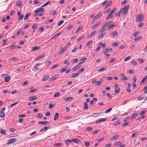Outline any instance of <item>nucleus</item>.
<instances>
[{
	"label": "nucleus",
	"instance_id": "de8ad7c7",
	"mask_svg": "<svg viewBox=\"0 0 147 147\" xmlns=\"http://www.w3.org/2000/svg\"><path fill=\"white\" fill-rule=\"evenodd\" d=\"M55 104H51V103L49 105V109H51L53 108V107H54L55 106Z\"/></svg>",
	"mask_w": 147,
	"mask_h": 147
},
{
	"label": "nucleus",
	"instance_id": "a18cd8bd",
	"mask_svg": "<svg viewBox=\"0 0 147 147\" xmlns=\"http://www.w3.org/2000/svg\"><path fill=\"white\" fill-rule=\"evenodd\" d=\"M59 66V64H55L53 66L51 67V69H55L56 67H58Z\"/></svg>",
	"mask_w": 147,
	"mask_h": 147
},
{
	"label": "nucleus",
	"instance_id": "c03bdc74",
	"mask_svg": "<svg viewBox=\"0 0 147 147\" xmlns=\"http://www.w3.org/2000/svg\"><path fill=\"white\" fill-rule=\"evenodd\" d=\"M26 40H21L20 41L19 44L21 45H23L24 44Z\"/></svg>",
	"mask_w": 147,
	"mask_h": 147
},
{
	"label": "nucleus",
	"instance_id": "ea45409f",
	"mask_svg": "<svg viewBox=\"0 0 147 147\" xmlns=\"http://www.w3.org/2000/svg\"><path fill=\"white\" fill-rule=\"evenodd\" d=\"M55 146H62V144L60 143H55L54 144Z\"/></svg>",
	"mask_w": 147,
	"mask_h": 147
},
{
	"label": "nucleus",
	"instance_id": "7c9ffc66",
	"mask_svg": "<svg viewBox=\"0 0 147 147\" xmlns=\"http://www.w3.org/2000/svg\"><path fill=\"white\" fill-rule=\"evenodd\" d=\"M122 11H117L116 14L115 15V16L119 17L120 16V15L121 13H122Z\"/></svg>",
	"mask_w": 147,
	"mask_h": 147
},
{
	"label": "nucleus",
	"instance_id": "2f4dec72",
	"mask_svg": "<svg viewBox=\"0 0 147 147\" xmlns=\"http://www.w3.org/2000/svg\"><path fill=\"white\" fill-rule=\"evenodd\" d=\"M10 80V77L9 76H7L5 78V80L6 82H8Z\"/></svg>",
	"mask_w": 147,
	"mask_h": 147
},
{
	"label": "nucleus",
	"instance_id": "bb28decb",
	"mask_svg": "<svg viewBox=\"0 0 147 147\" xmlns=\"http://www.w3.org/2000/svg\"><path fill=\"white\" fill-rule=\"evenodd\" d=\"M16 4L19 7H20L22 5V2L20 1H19L17 2Z\"/></svg>",
	"mask_w": 147,
	"mask_h": 147
},
{
	"label": "nucleus",
	"instance_id": "9d476101",
	"mask_svg": "<svg viewBox=\"0 0 147 147\" xmlns=\"http://www.w3.org/2000/svg\"><path fill=\"white\" fill-rule=\"evenodd\" d=\"M72 141L73 142L76 143H78L81 142V140H80L76 138H73Z\"/></svg>",
	"mask_w": 147,
	"mask_h": 147
},
{
	"label": "nucleus",
	"instance_id": "8fccbe9b",
	"mask_svg": "<svg viewBox=\"0 0 147 147\" xmlns=\"http://www.w3.org/2000/svg\"><path fill=\"white\" fill-rule=\"evenodd\" d=\"M18 102H16L13 104H12L11 105H10L9 106V107L11 108L13 106H15V105H17L18 104Z\"/></svg>",
	"mask_w": 147,
	"mask_h": 147
},
{
	"label": "nucleus",
	"instance_id": "b1692460",
	"mask_svg": "<svg viewBox=\"0 0 147 147\" xmlns=\"http://www.w3.org/2000/svg\"><path fill=\"white\" fill-rule=\"evenodd\" d=\"M111 23H112V22H111L110 21H108V22H107L103 24V26L105 27L107 25L109 26V24H110Z\"/></svg>",
	"mask_w": 147,
	"mask_h": 147
},
{
	"label": "nucleus",
	"instance_id": "f257e3e1",
	"mask_svg": "<svg viewBox=\"0 0 147 147\" xmlns=\"http://www.w3.org/2000/svg\"><path fill=\"white\" fill-rule=\"evenodd\" d=\"M130 6V5H125L124 8L122 9L120 11H122V13L123 15L126 14L127 13L128 9Z\"/></svg>",
	"mask_w": 147,
	"mask_h": 147
},
{
	"label": "nucleus",
	"instance_id": "5701e85b",
	"mask_svg": "<svg viewBox=\"0 0 147 147\" xmlns=\"http://www.w3.org/2000/svg\"><path fill=\"white\" fill-rule=\"evenodd\" d=\"M111 23H112V22H111L110 21H108V22H107L103 24V26L105 27L107 25L109 26V24H110Z\"/></svg>",
	"mask_w": 147,
	"mask_h": 147
},
{
	"label": "nucleus",
	"instance_id": "680f3d73",
	"mask_svg": "<svg viewBox=\"0 0 147 147\" xmlns=\"http://www.w3.org/2000/svg\"><path fill=\"white\" fill-rule=\"evenodd\" d=\"M64 64H67V66H69L70 64V63L69 62V60H66L64 62Z\"/></svg>",
	"mask_w": 147,
	"mask_h": 147
},
{
	"label": "nucleus",
	"instance_id": "f03ea898",
	"mask_svg": "<svg viewBox=\"0 0 147 147\" xmlns=\"http://www.w3.org/2000/svg\"><path fill=\"white\" fill-rule=\"evenodd\" d=\"M5 109V107H3L1 109L0 111V117L1 118H3L5 116V115L3 112V111Z\"/></svg>",
	"mask_w": 147,
	"mask_h": 147
},
{
	"label": "nucleus",
	"instance_id": "412c9836",
	"mask_svg": "<svg viewBox=\"0 0 147 147\" xmlns=\"http://www.w3.org/2000/svg\"><path fill=\"white\" fill-rule=\"evenodd\" d=\"M72 140H73V138H72L70 140H67L65 141V144L67 145L68 144V142L69 143H70L71 142H73V141H72Z\"/></svg>",
	"mask_w": 147,
	"mask_h": 147
},
{
	"label": "nucleus",
	"instance_id": "e433bc0d",
	"mask_svg": "<svg viewBox=\"0 0 147 147\" xmlns=\"http://www.w3.org/2000/svg\"><path fill=\"white\" fill-rule=\"evenodd\" d=\"M36 10L38 12H43L45 11L44 9L42 8H39L38 10Z\"/></svg>",
	"mask_w": 147,
	"mask_h": 147
},
{
	"label": "nucleus",
	"instance_id": "864d4df0",
	"mask_svg": "<svg viewBox=\"0 0 147 147\" xmlns=\"http://www.w3.org/2000/svg\"><path fill=\"white\" fill-rule=\"evenodd\" d=\"M16 48V46L14 45H11V47L10 49V50H13L15 49Z\"/></svg>",
	"mask_w": 147,
	"mask_h": 147
},
{
	"label": "nucleus",
	"instance_id": "4468645a",
	"mask_svg": "<svg viewBox=\"0 0 147 147\" xmlns=\"http://www.w3.org/2000/svg\"><path fill=\"white\" fill-rule=\"evenodd\" d=\"M40 48V47H33L32 48V51H36V50H38V49H39Z\"/></svg>",
	"mask_w": 147,
	"mask_h": 147
},
{
	"label": "nucleus",
	"instance_id": "473e14b6",
	"mask_svg": "<svg viewBox=\"0 0 147 147\" xmlns=\"http://www.w3.org/2000/svg\"><path fill=\"white\" fill-rule=\"evenodd\" d=\"M67 69V67H65L61 69L60 70V71L61 72H63L66 71Z\"/></svg>",
	"mask_w": 147,
	"mask_h": 147
},
{
	"label": "nucleus",
	"instance_id": "20e7f679",
	"mask_svg": "<svg viewBox=\"0 0 147 147\" xmlns=\"http://www.w3.org/2000/svg\"><path fill=\"white\" fill-rule=\"evenodd\" d=\"M143 15L141 14L138 15L137 18V21H140L143 20Z\"/></svg>",
	"mask_w": 147,
	"mask_h": 147
},
{
	"label": "nucleus",
	"instance_id": "1a4fd4ad",
	"mask_svg": "<svg viewBox=\"0 0 147 147\" xmlns=\"http://www.w3.org/2000/svg\"><path fill=\"white\" fill-rule=\"evenodd\" d=\"M67 47L65 46L63 47L59 51V53L61 54L63 53L67 49Z\"/></svg>",
	"mask_w": 147,
	"mask_h": 147
},
{
	"label": "nucleus",
	"instance_id": "e2e57ef3",
	"mask_svg": "<svg viewBox=\"0 0 147 147\" xmlns=\"http://www.w3.org/2000/svg\"><path fill=\"white\" fill-rule=\"evenodd\" d=\"M64 22V21L63 20H61L58 23V26H59L60 25H61V24H62Z\"/></svg>",
	"mask_w": 147,
	"mask_h": 147
},
{
	"label": "nucleus",
	"instance_id": "6e6552de",
	"mask_svg": "<svg viewBox=\"0 0 147 147\" xmlns=\"http://www.w3.org/2000/svg\"><path fill=\"white\" fill-rule=\"evenodd\" d=\"M58 75H56L52 77L49 80L50 82L52 81L55 80L56 78L58 77Z\"/></svg>",
	"mask_w": 147,
	"mask_h": 147
},
{
	"label": "nucleus",
	"instance_id": "4be33fe9",
	"mask_svg": "<svg viewBox=\"0 0 147 147\" xmlns=\"http://www.w3.org/2000/svg\"><path fill=\"white\" fill-rule=\"evenodd\" d=\"M84 106L83 107V109H87L88 108V106L87 103L86 102L84 103Z\"/></svg>",
	"mask_w": 147,
	"mask_h": 147
},
{
	"label": "nucleus",
	"instance_id": "aec40b11",
	"mask_svg": "<svg viewBox=\"0 0 147 147\" xmlns=\"http://www.w3.org/2000/svg\"><path fill=\"white\" fill-rule=\"evenodd\" d=\"M49 78V75H47L44 76L42 80L43 81H44L47 80Z\"/></svg>",
	"mask_w": 147,
	"mask_h": 147
},
{
	"label": "nucleus",
	"instance_id": "5fc2aeb1",
	"mask_svg": "<svg viewBox=\"0 0 147 147\" xmlns=\"http://www.w3.org/2000/svg\"><path fill=\"white\" fill-rule=\"evenodd\" d=\"M120 90V89L119 88H116L115 89V93L116 94L117 93H118V92H119Z\"/></svg>",
	"mask_w": 147,
	"mask_h": 147
},
{
	"label": "nucleus",
	"instance_id": "69168bd1",
	"mask_svg": "<svg viewBox=\"0 0 147 147\" xmlns=\"http://www.w3.org/2000/svg\"><path fill=\"white\" fill-rule=\"evenodd\" d=\"M105 33H102L99 36L98 38H103V35H104Z\"/></svg>",
	"mask_w": 147,
	"mask_h": 147
},
{
	"label": "nucleus",
	"instance_id": "393cba45",
	"mask_svg": "<svg viewBox=\"0 0 147 147\" xmlns=\"http://www.w3.org/2000/svg\"><path fill=\"white\" fill-rule=\"evenodd\" d=\"M0 133L2 134H6L5 130L2 129H0Z\"/></svg>",
	"mask_w": 147,
	"mask_h": 147
},
{
	"label": "nucleus",
	"instance_id": "338daca9",
	"mask_svg": "<svg viewBox=\"0 0 147 147\" xmlns=\"http://www.w3.org/2000/svg\"><path fill=\"white\" fill-rule=\"evenodd\" d=\"M130 56L127 57L126 58H125L124 59V61H128V60L130 59Z\"/></svg>",
	"mask_w": 147,
	"mask_h": 147
},
{
	"label": "nucleus",
	"instance_id": "052dcab7",
	"mask_svg": "<svg viewBox=\"0 0 147 147\" xmlns=\"http://www.w3.org/2000/svg\"><path fill=\"white\" fill-rule=\"evenodd\" d=\"M139 33L140 32L139 31H137L135 32L133 36H134V37L136 36L137 35H138L139 34Z\"/></svg>",
	"mask_w": 147,
	"mask_h": 147
},
{
	"label": "nucleus",
	"instance_id": "a19ab883",
	"mask_svg": "<svg viewBox=\"0 0 147 147\" xmlns=\"http://www.w3.org/2000/svg\"><path fill=\"white\" fill-rule=\"evenodd\" d=\"M113 16V13H111V12H110V14L107 17V19H109V18H111Z\"/></svg>",
	"mask_w": 147,
	"mask_h": 147
},
{
	"label": "nucleus",
	"instance_id": "ddd939ff",
	"mask_svg": "<svg viewBox=\"0 0 147 147\" xmlns=\"http://www.w3.org/2000/svg\"><path fill=\"white\" fill-rule=\"evenodd\" d=\"M37 97L35 96H32L30 97L29 98V100H36L37 99Z\"/></svg>",
	"mask_w": 147,
	"mask_h": 147
},
{
	"label": "nucleus",
	"instance_id": "0e129e2a",
	"mask_svg": "<svg viewBox=\"0 0 147 147\" xmlns=\"http://www.w3.org/2000/svg\"><path fill=\"white\" fill-rule=\"evenodd\" d=\"M144 89V93H147V86H145Z\"/></svg>",
	"mask_w": 147,
	"mask_h": 147
},
{
	"label": "nucleus",
	"instance_id": "c756f323",
	"mask_svg": "<svg viewBox=\"0 0 147 147\" xmlns=\"http://www.w3.org/2000/svg\"><path fill=\"white\" fill-rule=\"evenodd\" d=\"M101 13H98L96 16L93 19L94 20H95L97 19L99 16L101 15Z\"/></svg>",
	"mask_w": 147,
	"mask_h": 147
},
{
	"label": "nucleus",
	"instance_id": "4d7b16f0",
	"mask_svg": "<svg viewBox=\"0 0 147 147\" xmlns=\"http://www.w3.org/2000/svg\"><path fill=\"white\" fill-rule=\"evenodd\" d=\"M138 134V132L137 131H136L132 135V136H131V138H134L136 134Z\"/></svg>",
	"mask_w": 147,
	"mask_h": 147
},
{
	"label": "nucleus",
	"instance_id": "c85d7f7f",
	"mask_svg": "<svg viewBox=\"0 0 147 147\" xmlns=\"http://www.w3.org/2000/svg\"><path fill=\"white\" fill-rule=\"evenodd\" d=\"M40 63H37L36 64L34 67V68L36 70H38V66L40 65Z\"/></svg>",
	"mask_w": 147,
	"mask_h": 147
},
{
	"label": "nucleus",
	"instance_id": "423d86ee",
	"mask_svg": "<svg viewBox=\"0 0 147 147\" xmlns=\"http://www.w3.org/2000/svg\"><path fill=\"white\" fill-rule=\"evenodd\" d=\"M138 115V113H134L130 117V118L131 119H134L136 118V117Z\"/></svg>",
	"mask_w": 147,
	"mask_h": 147
},
{
	"label": "nucleus",
	"instance_id": "13d9d810",
	"mask_svg": "<svg viewBox=\"0 0 147 147\" xmlns=\"http://www.w3.org/2000/svg\"><path fill=\"white\" fill-rule=\"evenodd\" d=\"M38 28L36 24L33 25L32 26V28L33 29H37Z\"/></svg>",
	"mask_w": 147,
	"mask_h": 147
},
{
	"label": "nucleus",
	"instance_id": "bf43d9fd",
	"mask_svg": "<svg viewBox=\"0 0 147 147\" xmlns=\"http://www.w3.org/2000/svg\"><path fill=\"white\" fill-rule=\"evenodd\" d=\"M60 95V93L58 92L55 93L54 95L55 97H57L59 96Z\"/></svg>",
	"mask_w": 147,
	"mask_h": 147
},
{
	"label": "nucleus",
	"instance_id": "cd10ccee",
	"mask_svg": "<svg viewBox=\"0 0 147 147\" xmlns=\"http://www.w3.org/2000/svg\"><path fill=\"white\" fill-rule=\"evenodd\" d=\"M147 78V75L145 76L144 78H143L142 80H141L140 83V84H142L146 80Z\"/></svg>",
	"mask_w": 147,
	"mask_h": 147
},
{
	"label": "nucleus",
	"instance_id": "603ef678",
	"mask_svg": "<svg viewBox=\"0 0 147 147\" xmlns=\"http://www.w3.org/2000/svg\"><path fill=\"white\" fill-rule=\"evenodd\" d=\"M112 109V108H110L109 109H108L106 110L105 111V113H108L110 111H111V110Z\"/></svg>",
	"mask_w": 147,
	"mask_h": 147
},
{
	"label": "nucleus",
	"instance_id": "09e8293b",
	"mask_svg": "<svg viewBox=\"0 0 147 147\" xmlns=\"http://www.w3.org/2000/svg\"><path fill=\"white\" fill-rule=\"evenodd\" d=\"M111 2H108L105 6V8H107L111 4Z\"/></svg>",
	"mask_w": 147,
	"mask_h": 147
},
{
	"label": "nucleus",
	"instance_id": "4c0bfd02",
	"mask_svg": "<svg viewBox=\"0 0 147 147\" xmlns=\"http://www.w3.org/2000/svg\"><path fill=\"white\" fill-rule=\"evenodd\" d=\"M118 33L117 32V31H115L112 33L111 34V36L113 37H114Z\"/></svg>",
	"mask_w": 147,
	"mask_h": 147
},
{
	"label": "nucleus",
	"instance_id": "f3484780",
	"mask_svg": "<svg viewBox=\"0 0 147 147\" xmlns=\"http://www.w3.org/2000/svg\"><path fill=\"white\" fill-rule=\"evenodd\" d=\"M59 114L58 113H56L54 117V120H56L59 117Z\"/></svg>",
	"mask_w": 147,
	"mask_h": 147
},
{
	"label": "nucleus",
	"instance_id": "6ab92c4d",
	"mask_svg": "<svg viewBox=\"0 0 147 147\" xmlns=\"http://www.w3.org/2000/svg\"><path fill=\"white\" fill-rule=\"evenodd\" d=\"M107 69V67H104L99 69L98 70V71L99 72H102L103 71H104V70H106Z\"/></svg>",
	"mask_w": 147,
	"mask_h": 147
},
{
	"label": "nucleus",
	"instance_id": "9b49d317",
	"mask_svg": "<svg viewBox=\"0 0 147 147\" xmlns=\"http://www.w3.org/2000/svg\"><path fill=\"white\" fill-rule=\"evenodd\" d=\"M38 123L39 124H41L43 125H46V124H47L49 123V122L48 121H44V122H42L41 121H39L38 122Z\"/></svg>",
	"mask_w": 147,
	"mask_h": 147
},
{
	"label": "nucleus",
	"instance_id": "774afa93",
	"mask_svg": "<svg viewBox=\"0 0 147 147\" xmlns=\"http://www.w3.org/2000/svg\"><path fill=\"white\" fill-rule=\"evenodd\" d=\"M146 111H145L144 110L143 111L140 113V115H143L145 113H146Z\"/></svg>",
	"mask_w": 147,
	"mask_h": 147
},
{
	"label": "nucleus",
	"instance_id": "39448f33",
	"mask_svg": "<svg viewBox=\"0 0 147 147\" xmlns=\"http://www.w3.org/2000/svg\"><path fill=\"white\" fill-rule=\"evenodd\" d=\"M107 119L105 118H102L100 119V120H97L96 121V123H100L101 122H102L105 121L107 120Z\"/></svg>",
	"mask_w": 147,
	"mask_h": 147
},
{
	"label": "nucleus",
	"instance_id": "58836bf2",
	"mask_svg": "<svg viewBox=\"0 0 147 147\" xmlns=\"http://www.w3.org/2000/svg\"><path fill=\"white\" fill-rule=\"evenodd\" d=\"M84 145L86 146H89L90 145V144L89 142L86 141L84 143Z\"/></svg>",
	"mask_w": 147,
	"mask_h": 147
},
{
	"label": "nucleus",
	"instance_id": "a878e982",
	"mask_svg": "<svg viewBox=\"0 0 147 147\" xmlns=\"http://www.w3.org/2000/svg\"><path fill=\"white\" fill-rule=\"evenodd\" d=\"M142 38L141 36H138L135 38L134 40V41L136 42L140 40Z\"/></svg>",
	"mask_w": 147,
	"mask_h": 147
},
{
	"label": "nucleus",
	"instance_id": "7ed1b4c3",
	"mask_svg": "<svg viewBox=\"0 0 147 147\" xmlns=\"http://www.w3.org/2000/svg\"><path fill=\"white\" fill-rule=\"evenodd\" d=\"M16 141L17 139L16 138H12L8 140L7 144H10L12 143L16 142Z\"/></svg>",
	"mask_w": 147,
	"mask_h": 147
},
{
	"label": "nucleus",
	"instance_id": "3c124183",
	"mask_svg": "<svg viewBox=\"0 0 147 147\" xmlns=\"http://www.w3.org/2000/svg\"><path fill=\"white\" fill-rule=\"evenodd\" d=\"M78 47H76L74 48L71 51V52L74 53L78 49Z\"/></svg>",
	"mask_w": 147,
	"mask_h": 147
},
{
	"label": "nucleus",
	"instance_id": "49530a36",
	"mask_svg": "<svg viewBox=\"0 0 147 147\" xmlns=\"http://www.w3.org/2000/svg\"><path fill=\"white\" fill-rule=\"evenodd\" d=\"M60 34V32H59L56 34L54 36H53V37H52V38H54L57 37L59 36V35Z\"/></svg>",
	"mask_w": 147,
	"mask_h": 147
},
{
	"label": "nucleus",
	"instance_id": "6e6d98bb",
	"mask_svg": "<svg viewBox=\"0 0 147 147\" xmlns=\"http://www.w3.org/2000/svg\"><path fill=\"white\" fill-rule=\"evenodd\" d=\"M85 36L84 35H83L82 36H81L79 38L77 39V41H79L81 40Z\"/></svg>",
	"mask_w": 147,
	"mask_h": 147
},
{
	"label": "nucleus",
	"instance_id": "2eb2a0df",
	"mask_svg": "<svg viewBox=\"0 0 147 147\" xmlns=\"http://www.w3.org/2000/svg\"><path fill=\"white\" fill-rule=\"evenodd\" d=\"M31 13H27L26 15L25 16L24 20H26L28 19V17L29 16L31 15Z\"/></svg>",
	"mask_w": 147,
	"mask_h": 147
},
{
	"label": "nucleus",
	"instance_id": "0eeeda50",
	"mask_svg": "<svg viewBox=\"0 0 147 147\" xmlns=\"http://www.w3.org/2000/svg\"><path fill=\"white\" fill-rule=\"evenodd\" d=\"M96 33V31H93L91 32L89 35H88V38H90L93 36Z\"/></svg>",
	"mask_w": 147,
	"mask_h": 147
},
{
	"label": "nucleus",
	"instance_id": "79ce46f5",
	"mask_svg": "<svg viewBox=\"0 0 147 147\" xmlns=\"http://www.w3.org/2000/svg\"><path fill=\"white\" fill-rule=\"evenodd\" d=\"M48 127H45L44 128H42L40 130V132H42L43 131H45L47 130L48 128Z\"/></svg>",
	"mask_w": 147,
	"mask_h": 147
},
{
	"label": "nucleus",
	"instance_id": "f8f14e48",
	"mask_svg": "<svg viewBox=\"0 0 147 147\" xmlns=\"http://www.w3.org/2000/svg\"><path fill=\"white\" fill-rule=\"evenodd\" d=\"M101 23V22L99 21L97 22L95 25H94L92 28L94 29L98 27Z\"/></svg>",
	"mask_w": 147,
	"mask_h": 147
},
{
	"label": "nucleus",
	"instance_id": "72a5a7b5",
	"mask_svg": "<svg viewBox=\"0 0 147 147\" xmlns=\"http://www.w3.org/2000/svg\"><path fill=\"white\" fill-rule=\"evenodd\" d=\"M79 74V73L73 74L71 75V77L72 78H75L78 76Z\"/></svg>",
	"mask_w": 147,
	"mask_h": 147
},
{
	"label": "nucleus",
	"instance_id": "f704fd0d",
	"mask_svg": "<svg viewBox=\"0 0 147 147\" xmlns=\"http://www.w3.org/2000/svg\"><path fill=\"white\" fill-rule=\"evenodd\" d=\"M110 50L109 48H107L103 51V53L105 54H106V53Z\"/></svg>",
	"mask_w": 147,
	"mask_h": 147
},
{
	"label": "nucleus",
	"instance_id": "a211bd4d",
	"mask_svg": "<svg viewBox=\"0 0 147 147\" xmlns=\"http://www.w3.org/2000/svg\"><path fill=\"white\" fill-rule=\"evenodd\" d=\"M73 97H69V98H66L65 97L64 99V100L65 101H66L67 100L70 101L72 100L73 99Z\"/></svg>",
	"mask_w": 147,
	"mask_h": 147
},
{
	"label": "nucleus",
	"instance_id": "dca6fc26",
	"mask_svg": "<svg viewBox=\"0 0 147 147\" xmlns=\"http://www.w3.org/2000/svg\"><path fill=\"white\" fill-rule=\"evenodd\" d=\"M119 136L117 135H115V136H113L111 138V140H114L117 139L118 138Z\"/></svg>",
	"mask_w": 147,
	"mask_h": 147
},
{
	"label": "nucleus",
	"instance_id": "c9c22d12",
	"mask_svg": "<svg viewBox=\"0 0 147 147\" xmlns=\"http://www.w3.org/2000/svg\"><path fill=\"white\" fill-rule=\"evenodd\" d=\"M116 25L114 24H109V25L108 27L110 28H112L113 27H115Z\"/></svg>",
	"mask_w": 147,
	"mask_h": 147
},
{
	"label": "nucleus",
	"instance_id": "37998d69",
	"mask_svg": "<svg viewBox=\"0 0 147 147\" xmlns=\"http://www.w3.org/2000/svg\"><path fill=\"white\" fill-rule=\"evenodd\" d=\"M53 21V19H50L47 20L46 22H45V23L46 24H49Z\"/></svg>",
	"mask_w": 147,
	"mask_h": 147
}]
</instances>
